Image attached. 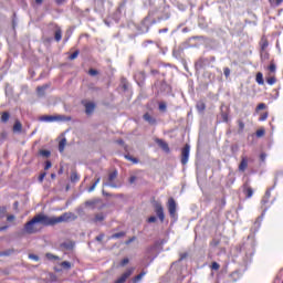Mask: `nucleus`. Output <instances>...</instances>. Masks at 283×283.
<instances>
[{
  "label": "nucleus",
  "instance_id": "obj_29",
  "mask_svg": "<svg viewBox=\"0 0 283 283\" xmlns=\"http://www.w3.org/2000/svg\"><path fill=\"white\" fill-rule=\"evenodd\" d=\"M124 157L126 158V160H129L134 165H138V158L132 157L130 155H125Z\"/></svg>",
  "mask_w": 283,
  "mask_h": 283
},
{
  "label": "nucleus",
  "instance_id": "obj_34",
  "mask_svg": "<svg viewBox=\"0 0 283 283\" xmlns=\"http://www.w3.org/2000/svg\"><path fill=\"white\" fill-rule=\"evenodd\" d=\"M238 125H239V134H242V132H244V122L239 119Z\"/></svg>",
  "mask_w": 283,
  "mask_h": 283
},
{
  "label": "nucleus",
  "instance_id": "obj_63",
  "mask_svg": "<svg viewBox=\"0 0 283 283\" xmlns=\"http://www.w3.org/2000/svg\"><path fill=\"white\" fill-rule=\"evenodd\" d=\"M51 178L54 180V178H56V174H51Z\"/></svg>",
  "mask_w": 283,
  "mask_h": 283
},
{
  "label": "nucleus",
  "instance_id": "obj_30",
  "mask_svg": "<svg viewBox=\"0 0 283 283\" xmlns=\"http://www.w3.org/2000/svg\"><path fill=\"white\" fill-rule=\"evenodd\" d=\"M126 233L125 232H117V233H114L111 238L113 240H118V238H125Z\"/></svg>",
  "mask_w": 283,
  "mask_h": 283
},
{
  "label": "nucleus",
  "instance_id": "obj_60",
  "mask_svg": "<svg viewBox=\"0 0 283 283\" xmlns=\"http://www.w3.org/2000/svg\"><path fill=\"white\" fill-rule=\"evenodd\" d=\"M222 116H223L224 123H227V120H229V117H227V114H223Z\"/></svg>",
  "mask_w": 283,
  "mask_h": 283
},
{
  "label": "nucleus",
  "instance_id": "obj_10",
  "mask_svg": "<svg viewBox=\"0 0 283 283\" xmlns=\"http://www.w3.org/2000/svg\"><path fill=\"white\" fill-rule=\"evenodd\" d=\"M176 200L174 198L168 199V212L170 214V218H176Z\"/></svg>",
  "mask_w": 283,
  "mask_h": 283
},
{
  "label": "nucleus",
  "instance_id": "obj_27",
  "mask_svg": "<svg viewBox=\"0 0 283 283\" xmlns=\"http://www.w3.org/2000/svg\"><path fill=\"white\" fill-rule=\"evenodd\" d=\"M8 120H10V113L3 112L2 115H1V122L2 123H8Z\"/></svg>",
  "mask_w": 283,
  "mask_h": 283
},
{
  "label": "nucleus",
  "instance_id": "obj_41",
  "mask_svg": "<svg viewBox=\"0 0 283 283\" xmlns=\"http://www.w3.org/2000/svg\"><path fill=\"white\" fill-rule=\"evenodd\" d=\"M262 109H266V104L264 103H260L258 106H256V112H260Z\"/></svg>",
  "mask_w": 283,
  "mask_h": 283
},
{
  "label": "nucleus",
  "instance_id": "obj_7",
  "mask_svg": "<svg viewBox=\"0 0 283 283\" xmlns=\"http://www.w3.org/2000/svg\"><path fill=\"white\" fill-rule=\"evenodd\" d=\"M189 151H191V146L186 144L181 149V165H187V163H189Z\"/></svg>",
  "mask_w": 283,
  "mask_h": 283
},
{
  "label": "nucleus",
  "instance_id": "obj_1",
  "mask_svg": "<svg viewBox=\"0 0 283 283\" xmlns=\"http://www.w3.org/2000/svg\"><path fill=\"white\" fill-rule=\"evenodd\" d=\"M40 224H42L43 227H50L48 214H35L30 221L24 224V233L27 235H34V233H39V231H41Z\"/></svg>",
  "mask_w": 283,
  "mask_h": 283
},
{
  "label": "nucleus",
  "instance_id": "obj_40",
  "mask_svg": "<svg viewBox=\"0 0 283 283\" xmlns=\"http://www.w3.org/2000/svg\"><path fill=\"white\" fill-rule=\"evenodd\" d=\"M211 269H212V271H219L220 264L218 262H212Z\"/></svg>",
  "mask_w": 283,
  "mask_h": 283
},
{
  "label": "nucleus",
  "instance_id": "obj_13",
  "mask_svg": "<svg viewBox=\"0 0 283 283\" xmlns=\"http://www.w3.org/2000/svg\"><path fill=\"white\" fill-rule=\"evenodd\" d=\"M156 143H157L158 147H160L164 151L169 154V145L167 144V142H165L163 139H156Z\"/></svg>",
  "mask_w": 283,
  "mask_h": 283
},
{
  "label": "nucleus",
  "instance_id": "obj_8",
  "mask_svg": "<svg viewBox=\"0 0 283 283\" xmlns=\"http://www.w3.org/2000/svg\"><path fill=\"white\" fill-rule=\"evenodd\" d=\"M40 120L42 123H54L56 120H65V117L61 115H57V116L44 115L40 117Z\"/></svg>",
  "mask_w": 283,
  "mask_h": 283
},
{
  "label": "nucleus",
  "instance_id": "obj_53",
  "mask_svg": "<svg viewBox=\"0 0 283 283\" xmlns=\"http://www.w3.org/2000/svg\"><path fill=\"white\" fill-rule=\"evenodd\" d=\"M14 216L13 214H9L8 217H7V220H8V222H13V220H14Z\"/></svg>",
  "mask_w": 283,
  "mask_h": 283
},
{
  "label": "nucleus",
  "instance_id": "obj_15",
  "mask_svg": "<svg viewBox=\"0 0 283 283\" xmlns=\"http://www.w3.org/2000/svg\"><path fill=\"white\" fill-rule=\"evenodd\" d=\"M144 120L148 123L149 125H156V119L154 116H151L149 113L144 114L143 116Z\"/></svg>",
  "mask_w": 283,
  "mask_h": 283
},
{
  "label": "nucleus",
  "instance_id": "obj_42",
  "mask_svg": "<svg viewBox=\"0 0 283 283\" xmlns=\"http://www.w3.org/2000/svg\"><path fill=\"white\" fill-rule=\"evenodd\" d=\"M264 134H265L264 129H258L256 130V137L258 138H262V136H264Z\"/></svg>",
  "mask_w": 283,
  "mask_h": 283
},
{
  "label": "nucleus",
  "instance_id": "obj_17",
  "mask_svg": "<svg viewBox=\"0 0 283 283\" xmlns=\"http://www.w3.org/2000/svg\"><path fill=\"white\" fill-rule=\"evenodd\" d=\"M196 107H197V111L199 112V114H202V112H205V109H207V105L202 101L197 102Z\"/></svg>",
  "mask_w": 283,
  "mask_h": 283
},
{
  "label": "nucleus",
  "instance_id": "obj_28",
  "mask_svg": "<svg viewBox=\"0 0 283 283\" xmlns=\"http://www.w3.org/2000/svg\"><path fill=\"white\" fill-rule=\"evenodd\" d=\"M98 182H101V177H97L95 182L88 188V193H92V191L96 189V186L98 185Z\"/></svg>",
  "mask_w": 283,
  "mask_h": 283
},
{
  "label": "nucleus",
  "instance_id": "obj_44",
  "mask_svg": "<svg viewBox=\"0 0 283 283\" xmlns=\"http://www.w3.org/2000/svg\"><path fill=\"white\" fill-rule=\"evenodd\" d=\"M46 258H48L49 260H59V256H56V255H54V254H52V253H48V254H46Z\"/></svg>",
  "mask_w": 283,
  "mask_h": 283
},
{
  "label": "nucleus",
  "instance_id": "obj_37",
  "mask_svg": "<svg viewBox=\"0 0 283 283\" xmlns=\"http://www.w3.org/2000/svg\"><path fill=\"white\" fill-rule=\"evenodd\" d=\"M88 74L90 76H98V71L96 69H90Z\"/></svg>",
  "mask_w": 283,
  "mask_h": 283
},
{
  "label": "nucleus",
  "instance_id": "obj_23",
  "mask_svg": "<svg viewBox=\"0 0 283 283\" xmlns=\"http://www.w3.org/2000/svg\"><path fill=\"white\" fill-rule=\"evenodd\" d=\"M255 81L259 85H264V75L262 73H258L256 74V77H255Z\"/></svg>",
  "mask_w": 283,
  "mask_h": 283
},
{
  "label": "nucleus",
  "instance_id": "obj_19",
  "mask_svg": "<svg viewBox=\"0 0 283 283\" xmlns=\"http://www.w3.org/2000/svg\"><path fill=\"white\" fill-rule=\"evenodd\" d=\"M54 39L57 43L59 41H61V39H63V31L61 30V28H57L55 30Z\"/></svg>",
  "mask_w": 283,
  "mask_h": 283
},
{
  "label": "nucleus",
  "instance_id": "obj_3",
  "mask_svg": "<svg viewBox=\"0 0 283 283\" xmlns=\"http://www.w3.org/2000/svg\"><path fill=\"white\" fill-rule=\"evenodd\" d=\"M269 200H271V188L265 191L264 196L261 199V209L263 211V214L269 211V207H266V205H269Z\"/></svg>",
  "mask_w": 283,
  "mask_h": 283
},
{
  "label": "nucleus",
  "instance_id": "obj_26",
  "mask_svg": "<svg viewBox=\"0 0 283 283\" xmlns=\"http://www.w3.org/2000/svg\"><path fill=\"white\" fill-rule=\"evenodd\" d=\"M39 154L40 156H42V158H50V156H52V153L50 150H44V149H41Z\"/></svg>",
  "mask_w": 283,
  "mask_h": 283
},
{
  "label": "nucleus",
  "instance_id": "obj_18",
  "mask_svg": "<svg viewBox=\"0 0 283 283\" xmlns=\"http://www.w3.org/2000/svg\"><path fill=\"white\" fill-rule=\"evenodd\" d=\"M65 145H67V139L66 138H62L59 143V151L60 154H63V151H65Z\"/></svg>",
  "mask_w": 283,
  "mask_h": 283
},
{
  "label": "nucleus",
  "instance_id": "obj_12",
  "mask_svg": "<svg viewBox=\"0 0 283 283\" xmlns=\"http://www.w3.org/2000/svg\"><path fill=\"white\" fill-rule=\"evenodd\" d=\"M85 107V113L87 115L94 114V109H96V104L94 102H82Z\"/></svg>",
  "mask_w": 283,
  "mask_h": 283
},
{
  "label": "nucleus",
  "instance_id": "obj_46",
  "mask_svg": "<svg viewBox=\"0 0 283 283\" xmlns=\"http://www.w3.org/2000/svg\"><path fill=\"white\" fill-rule=\"evenodd\" d=\"M45 176H48L46 172L40 174V176H39V182H43V180H45Z\"/></svg>",
  "mask_w": 283,
  "mask_h": 283
},
{
  "label": "nucleus",
  "instance_id": "obj_43",
  "mask_svg": "<svg viewBox=\"0 0 283 283\" xmlns=\"http://www.w3.org/2000/svg\"><path fill=\"white\" fill-rule=\"evenodd\" d=\"M29 260H34V262H39V255H36V254H29Z\"/></svg>",
  "mask_w": 283,
  "mask_h": 283
},
{
  "label": "nucleus",
  "instance_id": "obj_38",
  "mask_svg": "<svg viewBox=\"0 0 283 283\" xmlns=\"http://www.w3.org/2000/svg\"><path fill=\"white\" fill-rule=\"evenodd\" d=\"M275 70H277V66H275V63H271L270 66H269V71H270L272 74H275Z\"/></svg>",
  "mask_w": 283,
  "mask_h": 283
},
{
  "label": "nucleus",
  "instance_id": "obj_21",
  "mask_svg": "<svg viewBox=\"0 0 283 283\" xmlns=\"http://www.w3.org/2000/svg\"><path fill=\"white\" fill-rule=\"evenodd\" d=\"M269 3L272 8H280V6L283 3V0H269Z\"/></svg>",
  "mask_w": 283,
  "mask_h": 283
},
{
  "label": "nucleus",
  "instance_id": "obj_47",
  "mask_svg": "<svg viewBox=\"0 0 283 283\" xmlns=\"http://www.w3.org/2000/svg\"><path fill=\"white\" fill-rule=\"evenodd\" d=\"M157 221V219H156V217H154V216H151V217H149L148 219H147V222L149 223V224H153L154 222H156Z\"/></svg>",
  "mask_w": 283,
  "mask_h": 283
},
{
  "label": "nucleus",
  "instance_id": "obj_54",
  "mask_svg": "<svg viewBox=\"0 0 283 283\" xmlns=\"http://www.w3.org/2000/svg\"><path fill=\"white\" fill-rule=\"evenodd\" d=\"M260 160H262V163H264V160H266V154L265 153H262L260 155Z\"/></svg>",
  "mask_w": 283,
  "mask_h": 283
},
{
  "label": "nucleus",
  "instance_id": "obj_62",
  "mask_svg": "<svg viewBox=\"0 0 283 283\" xmlns=\"http://www.w3.org/2000/svg\"><path fill=\"white\" fill-rule=\"evenodd\" d=\"M118 145H125V142L123 139L117 140Z\"/></svg>",
  "mask_w": 283,
  "mask_h": 283
},
{
  "label": "nucleus",
  "instance_id": "obj_25",
  "mask_svg": "<svg viewBox=\"0 0 283 283\" xmlns=\"http://www.w3.org/2000/svg\"><path fill=\"white\" fill-rule=\"evenodd\" d=\"M244 193H245V198H252L253 197V188L245 187Z\"/></svg>",
  "mask_w": 283,
  "mask_h": 283
},
{
  "label": "nucleus",
  "instance_id": "obj_39",
  "mask_svg": "<svg viewBox=\"0 0 283 283\" xmlns=\"http://www.w3.org/2000/svg\"><path fill=\"white\" fill-rule=\"evenodd\" d=\"M159 111H160V112H167V104H166L165 102H161V103L159 104Z\"/></svg>",
  "mask_w": 283,
  "mask_h": 283
},
{
  "label": "nucleus",
  "instance_id": "obj_31",
  "mask_svg": "<svg viewBox=\"0 0 283 283\" xmlns=\"http://www.w3.org/2000/svg\"><path fill=\"white\" fill-rule=\"evenodd\" d=\"M61 266H62V269L70 270V269H72V263H70V261H63L61 263Z\"/></svg>",
  "mask_w": 283,
  "mask_h": 283
},
{
  "label": "nucleus",
  "instance_id": "obj_48",
  "mask_svg": "<svg viewBox=\"0 0 283 283\" xmlns=\"http://www.w3.org/2000/svg\"><path fill=\"white\" fill-rule=\"evenodd\" d=\"M51 168H52V161L50 160L45 161L44 169L48 171V169H51Z\"/></svg>",
  "mask_w": 283,
  "mask_h": 283
},
{
  "label": "nucleus",
  "instance_id": "obj_24",
  "mask_svg": "<svg viewBox=\"0 0 283 283\" xmlns=\"http://www.w3.org/2000/svg\"><path fill=\"white\" fill-rule=\"evenodd\" d=\"M260 45H261L262 52H264V50H266L269 48V41H266L265 38H262Z\"/></svg>",
  "mask_w": 283,
  "mask_h": 283
},
{
  "label": "nucleus",
  "instance_id": "obj_49",
  "mask_svg": "<svg viewBox=\"0 0 283 283\" xmlns=\"http://www.w3.org/2000/svg\"><path fill=\"white\" fill-rule=\"evenodd\" d=\"M136 241V237H132L130 239H128L127 241H125V244L126 245H129L132 244V242H135Z\"/></svg>",
  "mask_w": 283,
  "mask_h": 283
},
{
  "label": "nucleus",
  "instance_id": "obj_57",
  "mask_svg": "<svg viewBox=\"0 0 283 283\" xmlns=\"http://www.w3.org/2000/svg\"><path fill=\"white\" fill-rule=\"evenodd\" d=\"M185 258H187V253L181 254L179 260L182 261Z\"/></svg>",
  "mask_w": 283,
  "mask_h": 283
},
{
  "label": "nucleus",
  "instance_id": "obj_56",
  "mask_svg": "<svg viewBox=\"0 0 283 283\" xmlns=\"http://www.w3.org/2000/svg\"><path fill=\"white\" fill-rule=\"evenodd\" d=\"M12 253V251L8 250L1 253V255H10Z\"/></svg>",
  "mask_w": 283,
  "mask_h": 283
},
{
  "label": "nucleus",
  "instance_id": "obj_51",
  "mask_svg": "<svg viewBox=\"0 0 283 283\" xmlns=\"http://www.w3.org/2000/svg\"><path fill=\"white\" fill-rule=\"evenodd\" d=\"M161 88H163L164 91H167V90H169V85H168L167 83L163 82V83H161Z\"/></svg>",
  "mask_w": 283,
  "mask_h": 283
},
{
  "label": "nucleus",
  "instance_id": "obj_50",
  "mask_svg": "<svg viewBox=\"0 0 283 283\" xmlns=\"http://www.w3.org/2000/svg\"><path fill=\"white\" fill-rule=\"evenodd\" d=\"M136 180H138V177H136V176H130V178H129V184L130 185H134V182H136Z\"/></svg>",
  "mask_w": 283,
  "mask_h": 283
},
{
  "label": "nucleus",
  "instance_id": "obj_33",
  "mask_svg": "<svg viewBox=\"0 0 283 283\" xmlns=\"http://www.w3.org/2000/svg\"><path fill=\"white\" fill-rule=\"evenodd\" d=\"M71 182H78V174L76 172L71 174Z\"/></svg>",
  "mask_w": 283,
  "mask_h": 283
},
{
  "label": "nucleus",
  "instance_id": "obj_11",
  "mask_svg": "<svg viewBox=\"0 0 283 283\" xmlns=\"http://www.w3.org/2000/svg\"><path fill=\"white\" fill-rule=\"evenodd\" d=\"M211 62H208L207 59H199L198 62L195 63L196 70H205V67H209Z\"/></svg>",
  "mask_w": 283,
  "mask_h": 283
},
{
  "label": "nucleus",
  "instance_id": "obj_61",
  "mask_svg": "<svg viewBox=\"0 0 283 283\" xmlns=\"http://www.w3.org/2000/svg\"><path fill=\"white\" fill-rule=\"evenodd\" d=\"M36 6H41L43 3V0H35Z\"/></svg>",
  "mask_w": 283,
  "mask_h": 283
},
{
  "label": "nucleus",
  "instance_id": "obj_35",
  "mask_svg": "<svg viewBox=\"0 0 283 283\" xmlns=\"http://www.w3.org/2000/svg\"><path fill=\"white\" fill-rule=\"evenodd\" d=\"M80 51L76 50L73 54L69 56L70 61H74V59H78Z\"/></svg>",
  "mask_w": 283,
  "mask_h": 283
},
{
  "label": "nucleus",
  "instance_id": "obj_9",
  "mask_svg": "<svg viewBox=\"0 0 283 283\" xmlns=\"http://www.w3.org/2000/svg\"><path fill=\"white\" fill-rule=\"evenodd\" d=\"M134 273V268L128 269L126 272H124L116 281L115 283H126L129 277H132V274Z\"/></svg>",
  "mask_w": 283,
  "mask_h": 283
},
{
  "label": "nucleus",
  "instance_id": "obj_64",
  "mask_svg": "<svg viewBox=\"0 0 283 283\" xmlns=\"http://www.w3.org/2000/svg\"><path fill=\"white\" fill-rule=\"evenodd\" d=\"M0 211H1L2 213H6V208H1Z\"/></svg>",
  "mask_w": 283,
  "mask_h": 283
},
{
  "label": "nucleus",
  "instance_id": "obj_20",
  "mask_svg": "<svg viewBox=\"0 0 283 283\" xmlns=\"http://www.w3.org/2000/svg\"><path fill=\"white\" fill-rule=\"evenodd\" d=\"M105 220V214L103 212L96 213L92 222H103Z\"/></svg>",
  "mask_w": 283,
  "mask_h": 283
},
{
  "label": "nucleus",
  "instance_id": "obj_36",
  "mask_svg": "<svg viewBox=\"0 0 283 283\" xmlns=\"http://www.w3.org/2000/svg\"><path fill=\"white\" fill-rule=\"evenodd\" d=\"M223 74H224L226 78H229V76H231V69L230 67H224L223 69Z\"/></svg>",
  "mask_w": 283,
  "mask_h": 283
},
{
  "label": "nucleus",
  "instance_id": "obj_4",
  "mask_svg": "<svg viewBox=\"0 0 283 283\" xmlns=\"http://www.w3.org/2000/svg\"><path fill=\"white\" fill-rule=\"evenodd\" d=\"M155 213L160 222H165V208L163 207V203L155 202L154 205Z\"/></svg>",
  "mask_w": 283,
  "mask_h": 283
},
{
  "label": "nucleus",
  "instance_id": "obj_2",
  "mask_svg": "<svg viewBox=\"0 0 283 283\" xmlns=\"http://www.w3.org/2000/svg\"><path fill=\"white\" fill-rule=\"evenodd\" d=\"M76 214L74 212H64L60 217H49V227H54V224H61V222H74L76 220Z\"/></svg>",
  "mask_w": 283,
  "mask_h": 283
},
{
  "label": "nucleus",
  "instance_id": "obj_22",
  "mask_svg": "<svg viewBox=\"0 0 283 283\" xmlns=\"http://www.w3.org/2000/svg\"><path fill=\"white\" fill-rule=\"evenodd\" d=\"M21 129H23V125L21 124V122L15 120V123L13 125V132L20 133Z\"/></svg>",
  "mask_w": 283,
  "mask_h": 283
},
{
  "label": "nucleus",
  "instance_id": "obj_55",
  "mask_svg": "<svg viewBox=\"0 0 283 283\" xmlns=\"http://www.w3.org/2000/svg\"><path fill=\"white\" fill-rule=\"evenodd\" d=\"M126 264H129V259H124L122 261V266H125Z\"/></svg>",
  "mask_w": 283,
  "mask_h": 283
},
{
  "label": "nucleus",
  "instance_id": "obj_6",
  "mask_svg": "<svg viewBox=\"0 0 283 283\" xmlns=\"http://www.w3.org/2000/svg\"><path fill=\"white\" fill-rule=\"evenodd\" d=\"M86 207H91V209H103L105 205H103V200L101 199H92L85 202Z\"/></svg>",
  "mask_w": 283,
  "mask_h": 283
},
{
  "label": "nucleus",
  "instance_id": "obj_58",
  "mask_svg": "<svg viewBox=\"0 0 283 283\" xmlns=\"http://www.w3.org/2000/svg\"><path fill=\"white\" fill-rule=\"evenodd\" d=\"M7 229H8V226L0 227V232H1V231H7Z\"/></svg>",
  "mask_w": 283,
  "mask_h": 283
},
{
  "label": "nucleus",
  "instance_id": "obj_5",
  "mask_svg": "<svg viewBox=\"0 0 283 283\" xmlns=\"http://www.w3.org/2000/svg\"><path fill=\"white\" fill-rule=\"evenodd\" d=\"M118 178V171L114 170L108 175V182H104L103 187H112L113 189L118 188V185L114 184V180Z\"/></svg>",
  "mask_w": 283,
  "mask_h": 283
},
{
  "label": "nucleus",
  "instance_id": "obj_16",
  "mask_svg": "<svg viewBox=\"0 0 283 283\" xmlns=\"http://www.w3.org/2000/svg\"><path fill=\"white\" fill-rule=\"evenodd\" d=\"M49 87H50V85H48V84L38 86V88H36L38 96H45V90H48Z\"/></svg>",
  "mask_w": 283,
  "mask_h": 283
},
{
  "label": "nucleus",
  "instance_id": "obj_59",
  "mask_svg": "<svg viewBox=\"0 0 283 283\" xmlns=\"http://www.w3.org/2000/svg\"><path fill=\"white\" fill-rule=\"evenodd\" d=\"M266 118H268V115L265 114L262 117H260V120H266Z\"/></svg>",
  "mask_w": 283,
  "mask_h": 283
},
{
  "label": "nucleus",
  "instance_id": "obj_32",
  "mask_svg": "<svg viewBox=\"0 0 283 283\" xmlns=\"http://www.w3.org/2000/svg\"><path fill=\"white\" fill-rule=\"evenodd\" d=\"M276 81L277 80L275 78V76H270L266 78L268 85H275Z\"/></svg>",
  "mask_w": 283,
  "mask_h": 283
},
{
  "label": "nucleus",
  "instance_id": "obj_45",
  "mask_svg": "<svg viewBox=\"0 0 283 283\" xmlns=\"http://www.w3.org/2000/svg\"><path fill=\"white\" fill-rule=\"evenodd\" d=\"M105 238V234L104 233H101V234H98L96 238H95V240L97 241V242H103V239Z\"/></svg>",
  "mask_w": 283,
  "mask_h": 283
},
{
  "label": "nucleus",
  "instance_id": "obj_14",
  "mask_svg": "<svg viewBox=\"0 0 283 283\" xmlns=\"http://www.w3.org/2000/svg\"><path fill=\"white\" fill-rule=\"evenodd\" d=\"M247 167H249V159H247V157H242V160L239 165V171H247Z\"/></svg>",
  "mask_w": 283,
  "mask_h": 283
},
{
  "label": "nucleus",
  "instance_id": "obj_52",
  "mask_svg": "<svg viewBox=\"0 0 283 283\" xmlns=\"http://www.w3.org/2000/svg\"><path fill=\"white\" fill-rule=\"evenodd\" d=\"M55 3H57V6H63V3H67V0H55Z\"/></svg>",
  "mask_w": 283,
  "mask_h": 283
}]
</instances>
